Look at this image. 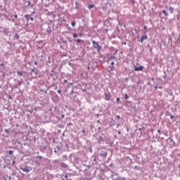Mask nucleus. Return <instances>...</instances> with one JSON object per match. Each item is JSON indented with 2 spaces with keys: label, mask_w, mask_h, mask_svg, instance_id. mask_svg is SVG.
I'll return each instance as SVG.
<instances>
[{
  "label": "nucleus",
  "mask_w": 180,
  "mask_h": 180,
  "mask_svg": "<svg viewBox=\"0 0 180 180\" xmlns=\"http://www.w3.org/2000/svg\"><path fill=\"white\" fill-rule=\"evenodd\" d=\"M20 169L23 172H30V171H32V167L29 166H25L24 167H20Z\"/></svg>",
  "instance_id": "f03ea898"
},
{
  "label": "nucleus",
  "mask_w": 180,
  "mask_h": 180,
  "mask_svg": "<svg viewBox=\"0 0 180 180\" xmlns=\"http://www.w3.org/2000/svg\"><path fill=\"white\" fill-rule=\"evenodd\" d=\"M78 36H79V37H82V33L79 34Z\"/></svg>",
  "instance_id": "aec40b11"
},
{
  "label": "nucleus",
  "mask_w": 180,
  "mask_h": 180,
  "mask_svg": "<svg viewBox=\"0 0 180 180\" xmlns=\"http://www.w3.org/2000/svg\"><path fill=\"white\" fill-rule=\"evenodd\" d=\"M94 4H89V6H88V8L89 9H92L93 8H94Z\"/></svg>",
  "instance_id": "6e6552de"
},
{
  "label": "nucleus",
  "mask_w": 180,
  "mask_h": 180,
  "mask_svg": "<svg viewBox=\"0 0 180 180\" xmlns=\"http://www.w3.org/2000/svg\"><path fill=\"white\" fill-rule=\"evenodd\" d=\"M1 65H2V66H3V65H4V64H1Z\"/></svg>",
  "instance_id": "79ce46f5"
},
{
  "label": "nucleus",
  "mask_w": 180,
  "mask_h": 180,
  "mask_svg": "<svg viewBox=\"0 0 180 180\" xmlns=\"http://www.w3.org/2000/svg\"><path fill=\"white\" fill-rule=\"evenodd\" d=\"M34 13H36V11L32 12V15H34Z\"/></svg>",
  "instance_id": "473e14b6"
},
{
  "label": "nucleus",
  "mask_w": 180,
  "mask_h": 180,
  "mask_svg": "<svg viewBox=\"0 0 180 180\" xmlns=\"http://www.w3.org/2000/svg\"><path fill=\"white\" fill-rule=\"evenodd\" d=\"M27 4H28V5H30V4H31L30 1H28Z\"/></svg>",
  "instance_id": "a878e982"
},
{
  "label": "nucleus",
  "mask_w": 180,
  "mask_h": 180,
  "mask_svg": "<svg viewBox=\"0 0 180 180\" xmlns=\"http://www.w3.org/2000/svg\"><path fill=\"white\" fill-rule=\"evenodd\" d=\"M120 99L119 98H117V102H119Z\"/></svg>",
  "instance_id": "bb28decb"
},
{
  "label": "nucleus",
  "mask_w": 180,
  "mask_h": 180,
  "mask_svg": "<svg viewBox=\"0 0 180 180\" xmlns=\"http://www.w3.org/2000/svg\"><path fill=\"white\" fill-rule=\"evenodd\" d=\"M14 18H15V19H18V15H14Z\"/></svg>",
  "instance_id": "4be33fe9"
},
{
  "label": "nucleus",
  "mask_w": 180,
  "mask_h": 180,
  "mask_svg": "<svg viewBox=\"0 0 180 180\" xmlns=\"http://www.w3.org/2000/svg\"><path fill=\"white\" fill-rule=\"evenodd\" d=\"M86 180H91V179H86Z\"/></svg>",
  "instance_id": "e433bc0d"
},
{
  "label": "nucleus",
  "mask_w": 180,
  "mask_h": 180,
  "mask_svg": "<svg viewBox=\"0 0 180 180\" xmlns=\"http://www.w3.org/2000/svg\"><path fill=\"white\" fill-rule=\"evenodd\" d=\"M13 164H15V161H13Z\"/></svg>",
  "instance_id": "4c0bfd02"
},
{
  "label": "nucleus",
  "mask_w": 180,
  "mask_h": 180,
  "mask_svg": "<svg viewBox=\"0 0 180 180\" xmlns=\"http://www.w3.org/2000/svg\"><path fill=\"white\" fill-rule=\"evenodd\" d=\"M68 126H72V123H69Z\"/></svg>",
  "instance_id": "cd10ccee"
},
{
  "label": "nucleus",
  "mask_w": 180,
  "mask_h": 180,
  "mask_svg": "<svg viewBox=\"0 0 180 180\" xmlns=\"http://www.w3.org/2000/svg\"><path fill=\"white\" fill-rule=\"evenodd\" d=\"M169 9H170V11H172H172H174V9L172 8V7H170Z\"/></svg>",
  "instance_id": "c85d7f7f"
},
{
  "label": "nucleus",
  "mask_w": 180,
  "mask_h": 180,
  "mask_svg": "<svg viewBox=\"0 0 180 180\" xmlns=\"http://www.w3.org/2000/svg\"><path fill=\"white\" fill-rule=\"evenodd\" d=\"M65 178L66 179H68V174H65Z\"/></svg>",
  "instance_id": "a211bd4d"
},
{
  "label": "nucleus",
  "mask_w": 180,
  "mask_h": 180,
  "mask_svg": "<svg viewBox=\"0 0 180 180\" xmlns=\"http://www.w3.org/2000/svg\"><path fill=\"white\" fill-rule=\"evenodd\" d=\"M143 29H144L145 30H147V26H144V27H143Z\"/></svg>",
  "instance_id": "5701e85b"
},
{
  "label": "nucleus",
  "mask_w": 180,
  "mask_h": 180,
  "mask_svg": "<svg viewBox=\"0 0 180 180\" xmlns=\"http://www.w3.org/2000/svg\"><path fill=\"white\" fill-rule=\"evenodd\" d=\"M72 36L74 39H77V37H78V35L77 34H73Z\"/></svg>",
  "instance_id": "f8f14e48"
},
{
  "label": "nucleus",
  "mask_w": 180,
  "mask_h": 180,
  "mask_svg": "<svg viewBox=\"0 0 180 180\" xmlns=\"http://www.w3.org/2000/svg\"><path fill=\"white\" fill-rule=\"evenodd\" d=\"M62 117H63V118L65 117V115H62Z\"/></svg>",
  "instance_id": "72a5a7b5"
},
{
  "label": "nucleus",
  "mask_w": 180,
  "mask_h": 180,
  "mask_svg": "<svg viewBox=\"0 0 180 180\" xmlns=\"http://www.w3.org/2000/svg\"><path fill=\"white\" fill-rule=\"evenodd\" d=\"M34 65H37V61H34Z\"/></svg>",
  "instance_id": "b1692460"
},
{
  "label": "nucleus",
  "mask_w": 180,
  "mask_h": 180,
  "mask_svg": "<svg viewBox=\"0 0 180 180\" xmlns=\"http://www.w3.org/2000/svg\"><path fill=\"white\" fill-rule=\"evenodd\" d=\"M93 46L95 47V49H97L98 51H101V50L102 49V46H100L99 44H98V42L93 41Z\"/></svg>",
  "instance_id": "f257e3e1"
},
{
  "label": "nucleus",
  "mask_w": 180,
  "mask_h": 180,
  "mask_svg": "<svg viewBox=\"0 0 180 180\" xmlns=\"http://www.w3.org/2000/svg\"><path fill=\"white\" fill-rule=\"evenodd\" d=\"M125 99H129V96L127 94H125Z\"/></svg>",
  "instance_id": "f3484780"
},
{
  "label": "nucleus",
  "mask_w": 180,
  "mask_h": 180,
  "mask_svg": "<svg viewBox=\"0 0 180 180\" xmlns=\"http://www.w3.org/2000/svg\"><path fill=\"white\" fill-rule=\"evenodd\" d=\"M170 119H174V116L171 115Z\"/></svg>",
  "instance_id": "7c9ffc66"
},
{
  "label": "nucleus",
  "mask_w": 180,
  "mask_h": 180,
  "mask_svg": "<svg viewBox=\"0 0 180 180\" xmlns=\"http://www.w3.org/2000/svg\"><path fill=\"white\" fill-rule=\"evenodd\" d=\"M58 94H61V90H58Z\"/></svg>",
  "instance_id": "393cba45"
},
{
  "label": "nucleus",
  "mask_w": 180,
  "mask_h": 180,
  "mask_svg": "<svg viewBox=\"0 0 180 180\" xmlns=\"http://www.w3.org/2000/svg\"><path fill=\"white\" fill-rule=\"evenodd\" d=\"M17 74H18V75H23L22 72H18Z\"/></svg>",
  "instance_id": "4468645a"
},
{
  "label": "nucleus",
  "mask_w": 180,
  "mask_h": 180,
  "mask_svg": "<svg viewBox=\"0 0 180 180\" xmlns=\"http://www.w3.org/2000/svg\"><path fill=\"white\" fill-rule=\"evenodd\" d=\"M15 39H19L20 37L18 34H15L14 35Z\"/></svg>",
  "instance_id": "9d476101"
},
{
  "label": "nucleus",
  "mask_w": 180,
  "mask_h": 180,
  "mask_svg": "<svg viewBox=\"0 0 180 180\" xmlns=\"http://www.w3.org/2000/svg\"><path fill=\"white\" fill-rule=\"evenodd\" d=\"M77 43H81V39H77Z\"/></svg>",
  "instance_id": "412c9836"
},
{
  "label": "nucleus",
  "mask_w": 180,
  "mask_h": 180,
  "mask_svg": "<svg viewBox=\"0 0 180 180\" xmlns=\"http://www.w3.org/2000/svg\"><path fill=\"white\" fill-rule=\"evenodd\" d=\"M97 122H98V123H99V122H100V121H99V120H98Z\"/></svg>",
  "instance_id": "ea45409f"
},
{
  "label": "nucleus",
  "mask_w": 180,
  "mask_h": 180,
  "mask_svg": "<svg viewBox=\"0 0 180 180\" xmlns=\"http://www.w3.org/2000/svg\"><path fill=\"white\" fill-rule=\"evenodd\" d=\"M162 12H163V14H164L165 16H168V13H167V11L163 10Z\"/></svg>",
  "instance_id": "1a4fd4ad"
},
{
  "label": "nucleus",
  "mask_w": 180,
  "mask_h": 180,
  "mask_svg": "<svg viewBox=\"0 0 180 180\" xmlns=\"http://www.w3.org/2000/svg\"><path fill=\"white\" fill-rule=\"evenodd\" d=\"M111 67H110V70H108L109 72H110V71H114L115 70V62H111Z\"/></svg>",
  "instance_id": "39448f33"
},
{
  "label": "nucleus",
  "mask_w": 180,
  "mask_h": 180,
  "mask_svg": "<svg viewBox=\"0 0 180 180\" xmlns=\"http://www.w3.org/2000/svg\"><path fill=\"white\" fill-rule=\"evenodd\" d=\"M134 71H143V70H144V67H143L142 65L140 66H134Z\"/></svg>",
  "instance_id": "7ed1b4c3"
},
{
  "label": "nucleus",
  "mask_w": 180,
  "mask_h": 180,
  "mask_svg": "<svg viewBox=\"0 0 180 180\" xmlns=\"http://www.w3.org/2000/svg\"><path fill=\"white\" fill-rule=\"evenodd\" d=\"M30 20L33 21V20H34V18L31 17V18H30Z\"/></svg>",
  "instance_id": "6ab92c4d"
},
{
  "label": "nucleus",
  "mask_w": 180,
  "mask_h": 180,
  "mask_svg": "<svg viewBox=\"0 0 180 180\" xmlns=\"http://www.w3.org/2000/svg\"><path fill=\"white\" fill-rule=\"evenodd\" d=\"M115 120H120V115H116Z\"/></svg>",
  "instance_id": "9b49d317"
},
{
  "label": "nucleus",
  "mask_w": 180,
  "mask_h": 180,
  "mask_svg": "<svg viewBox=\"0 0 180 180\" xmlns=\"http://www.w3.org/2000/svg\"><path fill=\"white\" fill-rule=\"evenodd\" d=\"M110 98H111L110 94L108 93L105 94V101H110Z\"/></svg>",
  "instance_id": "20e7f679"
},
{
  "label": "nucleus",
  "mask_w": 180,
  "mask_h": 180,
  "mask_svg": "<svg viewBox=\"0 0 180 180\" xmlns=\"http://www.w3.org/2000/svg\"><path fill=\"white\" fill-rule=\"evenodd\" d=\"M64 82H65V84H67V82H68V80H64Z\"/></svg>",
  "instance_id": "c756f323"
},
{
  "label": "nucleus",
  "mask_w": 180,
  "mask_h": 180,
  "mask_svg": "<svg viewBox=\"0 0 180 180\" xmlns=\"http://www.w3.org/2000/svg\"><path fill=\"white\" fill-rule=\"evenodd\" d=\"M147 39H148V37H147V35H143L141 37V43H143V41H144V40H147Z\"/></svg>",
  "instance_id": "423d86ee"
},
{
  "label": "nucleus",
  "mask_w": 180,
  "mask_h": 180,
  "mask_svg": "<svg viewBox=\"0 0 180 180\" xmlns=\"http://www.w3.org/2000/svg\"><path fill=\"white\" fill-rule=\"evenodd\" d=\"M25 18L27 22H29V19H30L29 18H30V15H29V14H27L25 15Z\"/></svg>",
  "instance_id": "0eeeda50"
},
{
  "label": "nucleus",
  "mask_w": 180,
  "mask_h": 180,
  "mask_svg": "<svg viewBox=\"0 0 180 180\" xmlns=\"http://www.w3.org/2000/svg\"><path fill=\"white\" fill-rule=\"evenodd\" d=\"M71 25L74 27H75V22H72Z\"/></svg>",
  "instance_id": "2eb2a0df"
},
{
  "label": "nucleus",
  "mask_w": 180,
  "mask_h": 180,
  "mask_svg": "<svg viewBox=\"0 0 180 180\" xmlns=\"http://www.w3.org/2000/svg\"><path fill=\"white\" fill-rule=\"evenodd\" d=\"M35 74H37V71L35 72Z\"/></svg>",
  "instance_id": "58836bf2"
},
{
  "label": "nucleus",
  "mask_w": 180,
  "mask_h": 180,
  "mask_svg": "<svg viewBox=\"0 0 180 180\" xmlns=\"http://www.w3.org/2000/svg\"><path fill=\"white\" fill-rule=\"evenodd\" d=\"M125 79H126V81H127V78H126Z\"/></svg>",
  "instance_id": "37998d69"
},
{
  "label": "nucleus",
  "mask_w": 180,
  "mask_h": 180,
  "mask_svg": "<svg viewBox=\"0 0 180 180\" xmlns=\"http://www.w3.org/2000/svg\"><path fill=\"white\" fill-rule=\"evenodd\" d=\"M122 134V132H120V131H118V133H117V134Z\"/></svg>",
  "instance_id": "f704fd0d"
},
{
  "label": "nucleus",
  "mask_w": 180,
  "mask_h": 180,
  "mask_svg": "<svg viewBox=\"0 0 180 180\" xmlns=\"http://www.w3.org/2000/svg\"><path fill=\"white\" fill-rule=\"evenodd\" d=\"M70 29H71V28L68 27V30H70Z\"/></svg>",
  "instance_id": "a19ab883"
},
{
  "label": "nucleus",
  "mask_w": 180,
  "mask_h": 180,
  "mask_svg": "<svg viewBox=\"0 0 180 180\" xmlns=\"http://www.w3.org/2000/svg\"><path fill=\"white\" fill-rule=\"evenodd\" d=\"M32 72H34V70L32 69Z\"/></svg>",
  "instance_id": "c9c22d12"
},
{
  "label": "nucleus",
  "mask_w": 180,
  "mask_h": 180,
  "mask_svg": "<svg viewBox=\"0 0 180 180\" xmlns=\"http://www.w3.org/2000/svg\"><path fill=\"white\" fill-rule=\"evenodd\" d=\"M8 154H9V155H12V154H13V150H8Z\"/></svg>",
  "instance_id": "ddd939ff"
},
{
  "label": "nucleus",
  "mask_w": 180,
  "mask_h": 180,
  "mask_svg": "<svg viewBox=\"0 0 180 180\" xmlns=\"http://www.w3.org/2000/svg\"><path fill=\"white\" fill-rule=\"evenodd\" d=\"M114 180H120L119 177L115 179Z\"/></svg>",
  "instance_id": "2f4dec72"
},
{
  "label": "nucleus",
  "mask_w": 180,
  "mask_h": 180,
  "mask_svg": "<svg viewBox=\"0 0 180 180\" xmlns=\"http://www.w3.org/2000/svg\"><path fill=\"white\" fill-rule=\"evenodd\" d=\"M36 158H39V160H41V158H43L42 156H37Z\"/></svg>",
  "instance_id": "dca6fc26"
}]
</instances>
